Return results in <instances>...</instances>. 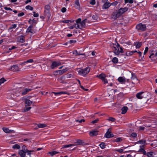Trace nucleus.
<instances>
[{"label": "nucleus", "instance_id": "f257e3e1", "mask_svg": "<svg viewBox=\"0 0 157 157\" xmlns=\"http://www.w3.org/2000/svg\"><path fill=\"white\" fill-rule=\"evenodd\" d=\"M81 19L80 18L77 19L75 22L76 23L74 24V26L76 29H82L85 28V23L87 21V19H85L81 21Z\"/></svg>", "mask_w": 157, "mask_h": 157}, {"label": "nucleus", "instance_id": "f03ea898", "mask_svg": "<svg viewBox=\"0 0 157 157\" xmlns=\"http://www.w3.org/2000/svg\"><path fill=\"white\" fill-rule=\"evenodd\" d=\"M90 69L88 67L84 69H81L78 71V72L79 75L85 76L90 71Z\"/></svg>", "mask_w": 157, "mask_h": 157}, {"label": "nucleus", "instance_id": "7ed1b4c3", "mask_svg": "<svg viewBox=\"0 0 157 157\" xmlns=\"http://www.w3.org/2000/svg\"><path fill=\"white\" fill-rule=\"evenodd\" d=\"M106 77V75L103 73L99 75L96 76L97 77L101 80L105 84L107 83L108 82L107 80L105 78Z\"/></svg>", "mask_w": 157, "mask_h": 157}, {"label": "nucleus", "instance_id": "20e7f679", "mask_svg": "<svg viewBox=\"0 0 157 157\" xmlns=\"http://www.w3.org/2000/svg\"><path fill=\"white\" fill-rule=\"evenodd\" d=\"M136 28L140 31H144L146 30V27L145 25L140 23L137 25Z\"/></svg>", "mask_w": 157, "mask_h": 157}, {"label": "nucleus", "instance_id": "39448f33", "mask_svg": "<svg viewBox=\"0 0 157 157\" xmlns=\"http://www.w3.org/2000/svg\"><path fill=\"white\" fill-rule=\"evenodd\" d=\"M21 100L25 102V105L26 106H30L33 103L32 101L27 98L25 97L22 98Z\"/></svg>", "mask_w": 157, "mask_h": 157}, {"label": "nucleus", "instance_id": "423d86ee", "mask_svg": "<svg viewBox=\"0 0 157 157\" xmlns=\"http://www.w3.org/2000/svg\"><path fill=\"white\" fill-rule=\"evenodd\" d=\"M49 10L50 6L48 5H46L45 6L44 14L49 19L50 18V16L49 15Z\"/></svg>", "mask_w": 157, "mask_h": 157}, {"label": "nucleus", "instance_id": "0eeeda50", "mask_svg": "<svg viewBox=\"0 0 157 157\" xmlns=\"http://www.w3.org/2000/svg\"><path fill=\"white\" fill-rule=\"evenodd\" d=\"M146 93H144V92H141L138 93L136 94V97L139 99H141L143 98H146Z\"/></svg>", "mask_w": 157, "mask_h": 157}, {"label": "nucleus", "instance_id": "6e6552de", "mask_svg": "<svg viewBox=\"0 0 157 157\" xmlns=\"http://www.w3.org/2000/svg\"><path fill=\"white\" fill-rule=\"evenodd\" d=\"M112 46L114 53L116 55H119L120 52L118 47L117 46L116 44H113Z\"/></svg>", "mask_w": 157, "mask_h": 157}, {"label": "nucleus", "instance_id": "1a4fd4ad", "mask_svg": "<svg viewBox=\"0 0 157 157\" xmlns=\"http://www.w3.org/2000/svg\"><path fill=\"white\" fill-rule=\"evenodd\" d=\"M110 130V128L108 129L107 132L105 134V136L107 138H110L114 136V135L111 133V132Z\"/></svg>", "mask_w": 157, "mask_h": 157}, {"label": "nucleus", "instance_id": "9d476101", "mask_svg": "<svg viewBox=\"0 0 157 157\" xmlns=\"http://www.w3.org/2000/svg\"><path fill=\"white\" fill-rule=\"evenodd\" d=\"M61 65V63L58 62H53L51 67L52 69H53L55 67L59 66Z\"/></svg>", "mask_w": 157, "mask_h": 157}, {"label": "nucleus", "instance_id": "9b49d317", "mask_svg": "<svg viewBox=\"0 0 157 157\" xmlns=\"http://www.w3.org/2000/svg\"><path fill=\"white\" fill-rule=\"evenodd\" d=\"M128 10V8L126 7L124 8H120L118 11V13L120 14V15H121L124 12L127 11Z\"/></svg>", "mask_w": 157, "mask_h": 157}, {"label": "nucleus", "instance_id": "f8f14e48", "mask_svg": "<svg viewBox=\"0 0 157 157\" xmlns=\"http://www.w3.org/2000/svg\"><path fill=\"white\" fill-rule=\"evenodd\" d=\"M9 70L13 71H19L18 66L16 65L11 66Z\"/></svg>", "mask_w": 157, "mask_h": 157}, {"label": "nucleus", "instance_id": "ddd939ff", "mask_svg": "<svg viewBox=\"0 0 157 157\" xmlns=\"http://www.w3.org/2000/svg\"><path fill=\"white\" fill-rule=\"evenodd\" d=\"M98 131L97 130H93L89 133L90 135L91 136H96L98 135Z\"/></svg>", "mask_w": 157, "mask_h": 157}, {"label": "nucleus", "instance_id": "4468645a", "mask_svg": "<svg viewBox=\"0 0 157 157\" xmlns=\"http://www.w3.org/2000/svg\"><path fill=\"white\" fill-rule=\"evenodd\" d=\"M120 16V14L117 12V13H113L111 18L114 20H116L118 17H119Z\"/></svg>", "mask_w": 157, "mask_h": 157}, {"label": "nucleus", "instance_id": "2eb2a0df", "mask_svg": "<svg viewBox=\"0 0 157 157\" xmlns=\"http://www.w3.org/2000/svg\"><path fill=\"white\" fill-rule=\"evenodd\" d=\"M144 147V145L140 146V148L138 151L139 152H141L143 153L144 155H146V153L145 150L143 149Z\"/></svg>", "mask_w": 157, "mask_h": 157}, {"label": "nucleus", "instance_id": "dca6fc26", "mask_svg": "<svg viewBox=\"0 0 157 157\" xmlns=\"http://www.w3.org/2000/svg\"><path fill=\"white\" fill-rule=\"evenodd\" d=\"M67 68H66L63 70L57 71H56L57 73H59V75H61L65 73L66 71H67Z\"/></svg>", "mask_w": 157, "mask_h": 157}, {"label": "nucleus", "instance_id": "f3484780", "mask_svg": "<svg viewBox=\"0 0 157 157\" xmlns=\"http://www.w3.org/2000/svg\"><path fill=\"white\" fill-rule=\"evenodd\" d=\"M32 90L31 89L29 88H25L23 91L22 94L23 95L26 94L27 93L31 91Z\"/></svg>", "mask_w": 157, "mask_h": 157}, {"label": "nucleus", "instance_id": "a211bd4d", "mask_svg": "<svg viewBox=\"0 0 157 157\" xmlns=\"http://www.w3.org/2000/svg\"><path fill=\"white\" fill-rule=\"evenodd\" d=\"M111 4L108 2H105L103 6V8L106 9L108 8L111 5Z\"/></svg>", "mask_w": 157, "mask_h": 157}, {"label": "nucleus", "instance_id": "6ab92c4d", "mask_svg": "<svg viewBox=\"0 0 157 157\" xmlns=\"http://www.w3.org/2000/svg\"><path fill=\"white\" fill-rule=\"evenodd\" d=\"M26 152L23 150H21L19 152V154L21 157H24L25 156Z\"/></svg>", "mask_w": 157, "mask_h": 157}, {"label": "nucleus", "instance_id": "aec40b11", "mask_svg": "<svg viewBox=\"0 0 157 157\" xmlns=\"http://www.w3.org/2000/svg\"><path fill=\"white\" fill-rule=\"evenodd\" d=\"M2 129L4 132L6 133H11L13 131V130H9V129L6 128H3Z\"/></svg>", "mask_w": 157, "mask_h": 157}, {"label": "nucleus", "instance_id": "412c9836", "mask_svg": "<svg viewBox=\"0 0 157 157\" xmlns=\"http://www.w3.org/2000/svg\"><path fill=\"white\" fill-rule=\"evenodd\" d=\"M37 127H36V129H37L38 128H43L47 126L46 124H37Z\"/></svg>", "mask_w": 157, "mask_h": 157}, {"label": "nucleus", "instance_id": "4be33fe9", "mask_svg": "<svg viewBox=\"0 0 157 157\" xmlns=\"http://www.w3.org/2000/svg\"><path fill=\"white\" fill-rule=\"evenodd\" d=\"M118 80L120 82L124 83L125 81V79L124 78L120 77L118 78Z\"/></svg>", "mask_w": 157, "mask_h": 157}, {"label": "nucleus", "instance_id": "5701e85b", "mask_svg": "<svg viewBox=\"0 0 157 157\" xmlns=\"http://www.w3.org/2000/svg\"><path fill=\"white\" fill-rule=\"evenodd\" d=\"M52 93L56 95H57L58 94L60 95L62 94H66L68 95H69V94L66 92H52Z\"/></svg>", "mask_w": 157, "mask_h": 157}, {"label": "nucleus", "instance_id": "b1692460", "mask_svg": "<svg viewBox=\"0 0 157 157\" xmlns=\"http://www.w3.org/2000/svg\"><path fill=\"white\" fill-rule=\"evenodd\" d=\"M128 109V108L126 106L123 107L121 109L122 112L121 113L122 114H124L126 113L127 110Z\"/></svg>", "mask_w": 157, "mask_h": 157}, {"label": "nucleus", "instance_id": "393cba45", "mask_svg": "<svg viewBox=\"0 0 157 157\" xmlns=\"http://www.w3.org/2000/svg\"><path fill=\"white\" fill-rule=\"evenodd\" d=\"M141 42H136L134 43V45H136L137 48H139L142 45Z\"/></svg>", "mask_w": 157, "mask_h": 157}, {"label": "nucleus", "instance_id": "a878e982", "mask_svg": "<svg viewBox=\"0 0 157 157\" xmlns=\"http://www.w3.org/2000/svg\"><path fill=\"white\" fill-rule=\"evenodd\" d=\"M25 105V107L22 110V112H25L29 111L32 108L31 107H27Z\"/></svg>", "mask_w": 157, "mask_h": 157}, {"label": "nucleus", "instance_id": "bb28decb", "mask_svg": "<svg viewBox=\"0 0 157 157\" xmlns=\"http://www.w3.org/2000/svg\"><path fill=\"white\" fill-rule=\"evenodd\" d=\"M33 28V25L30 26L27 29V32L29 33H33V31L32 30V29Z\"/></svg>", "mask_w": 157, "mask_h": 157}, {"label": "nucleus", "instance_id": "cd10ccee", "mask_svg": "<svg viewBox=\"0 0 157 157\" xmlns=\"http://www.w3.org/2000/svg\"><path fill=\"white\" fill-rule=\"evenodd\" d=\"M59 152L56 151H52L49 152L48 153L50 154L51 156H53L59 153Z\"/></svg>", "mask_w": 157, "mask_h": 157}, {"label": "nucleus", "instance_id": "c85d7f7f", "mask_svg": "<svg viewBox=\"0 0 157 157\" xmlns=\"http://www.w3.org/2000/svg\"><path fill=\"white\" fill-rule=\"evenodd\" d=\"M76 143L78 145H83L84 143L81 140H78Z\"/></svg>", "mask_w": 157, "mask_h": 157}, {"label": "nucleus", "instance_id": "c756f323", "mask_svg": "<svg viewBox=\"0 0 157 157\" xmlns=\"http://www.w3.org/2000/svg\"><path fill=\"white\" fill-rule=\"evenodd\" d=\"M64 79V77L63 76H62L60 77V78H58V81L60 83H66V82H64L63 81V80Z\"/></svg>", "mask_w": 157, "mask_h": 157}, {"label": "nucleus", "instance_id": "7c9ffc66", "mask_svg": "<svg viewBox=\"0 0 157 157\" xmlns=\"http://www.w3.org/2000/svg\"><path fill=\"white\" fill-rule=\"evenodd\" d=\"M18 41L21 42L23 43L25 41V40L24 38L23 37H19L18 39Z\"/></svg>", "mask_w": 157, "mask_h": 157}, {"label": "nucleus", "instance_id": "2f4dec72", "mask_svg": "<svg viewBox=\"0 0 157 157\" xmlns=\"http://www.w3.org/2000/svg\"><path fill=\"white\" fill-rule=\"evenodd\" d=\"M33 61V59H29L26 61H25L21 64V65L24 64L26 63H32Z\"/></svg>", "mask_w": 157, "mask_h": 157}, {"label": "nucleus", "instance_id": "473e14b6", "mask_svg": "<svg viewBox=\"0 0 157 157\" xmlns=\"http://www.w3.org/2000/svg\"><path fill=\"white\" fill-rule=\"evenodd\" d=\"M12 148L14 149H19L20 148V147L19 145L15 144L13 146Z\"/></svg>", "mask_w": 157, "mask_h": 157}, {"label": "nucleus", "instance_id": "72a5a7b5", "mask_svg": "<svg viewBox=\"0 0 157 157\" xmlns=\"http://www.w3.org/2000/svg\"><path fill=\"white\" fill-rule=\"evenodd\" d=\"M153 153L152 152H148L146 154L147 155L148 157H154Z\"/></svg>", "mask_w": 157, "mask_h": 157}, {"label": "nucleus", "instance_id": "f704fd0d", "mask_svg": "<svg viewBox=\"0 0 157 157\" xmlns=\"http://www.w3.org/2000/svg\"><path fill=\"white\" fill-rule=\"evenodd\" d=\"M100 147L102 149H104L105 147V143L103 142L101 143L99 145Z\"/></svg>", "mask_w": 157, "mask_h": 157}, {"label": "nucleus", "instance_id": "c9c22d12", "mask_svg": "<svg viewBox=\"0 0 157 157\" xmlns=\"http://www.w3.org/2000/svg\"><path fill=\"white\" fill-rule=\"evenodd\" d=\"M75 145L73 144H68V145H63V146L62 148H66V147H70L71 146H74Z\"/></svg>", "mask_w": 157, "mask_h": 157}, {"label": "nucleus", "instance_id": "e433bc0d", "mask_svg": "<svg viewBox=\"0 0 157 157\" xmlns=\"http://www.w3.org/2000/svg\"><path fill=\"white\" fill-rule=\"evenodd\" d=\"M6 81L4 78H2L0 79V86L2 83H4V82Z\"/></svg>", "mask_w": 157, "mask_h": 157}, {"label": "nucleus", "instance_id": "4c0bfd02", "mask_svg": "<svg viewBox=\"0 0 157 157\" xmlns=\"http://www.w3.org/2000/svg\"><path fill=\"white\" fill-rule=\"evenodd\" d=\"M124 2L125 3L128 2L132 4L133 2V0H124Z\"/></svg>", "mask_w": 157, "mask_h": 157}, {"label": "nucleus", "instance_id": "58836bf2", "mask_svg": "<svg viewBox=\"0 0 157 157\" xmlns=\"http://www.w3.org/2000/svg\"><path fill=\"white\" fill-rule=\"evenodd\" d=\"M131 78L132 79H135L136 80H137V78H136L135 75L133 73L132 74V77H131Z\"/></svg>", "mask_w": 157, "mask_h": 157}, {"label": "nucleus", "instance_id": "ea45409f", "mask_svg": "<svg viewBox=\"0 0 157 157\" xmlns=\"http://www.w3.org/2000/svg\"><path fill=\"white\" fill-rule=\"evenodd\" d=\"M118 59L116 57H114L112 59V61L113 62L115 63H117L118 62Z\"/></svg>", "mask_w": 157, "mask_h": 157}, {"label": "nucleus", "instance_id": "a19ab883", "mask_svg": "<svg viewBox=\"0 0 157 157\" xmlns=\"http://www.w3.org/2000/svg\"><path fill=\"white\" fill-rule=\"evenodd\" d=\"M138 143L140 144H143L145 143L146 141L143 140H141L139 141Z\"/></svg>", "mask_w": 157, "mask_h": 157}, {"label": "nucleus", "instance_id": "79ce46f5", "mask_svg": "<svg viewBox=\"0 0 157 157\" xmlns=\"http://www.w3.org/2000/svg\"><path fill=\"white\" fill-rule=\"evenodd\" d=\"M25 8L27 10H32L33 9V8L32 7L29 5L26 6Z\"/></svg>", "mask_w": 157, "mask_h": 157}, {"label": "nucleus", "instance_id": "37998d69", "mask_svg": "<svg viewBox=\"0 0 157 157\" xmlns=\"http://www.w3.org/2000/svg\"><path fill=\"white\" fill-rule=\"evenodd\" d=\"M75 4L77 6V8H78L79 7L80 5L78 0H76L75 1Z\"/></svg>", "mask_w": 157, "mask_h": 157}, {"label": "nucleus", "instance_id": "c03bdc74", "mask_svg": "<svg viewBox=\"0 0 157 157\" xmlns=\"http://www.w3.org/2000/svg\"><path fill=\"white\" fill-rule=\"evenodd\" d=\"M137 136V134L136 133H132L130 135V137H136Z\"/></svg>", "mask_w": 157, "mask_h": 157}, {"label": "nucleus", "instance_id": "a18cd8bd", "mask_svg": "<svg viewBox=\"0 0 157 157\" xmlns=\"http://www.w3.org/2000/svg\"><path fill=\"white\" fill-rule=\"evenodd\" d=\"M108 121H111L112 122H114L115 120V119L112 117H110L108 119Z\"/></svg>", "mask_w": 157, "mask_h": 157}, {"label": "nucleus", "instance_id": "49530a36", "mask_svg": "<svg viewBox=\"0 0 157 157\" xmlns=\"http://www.w3.org/2000/svg\"><path fill=\"white\" fill-rule=\"evenodd\" d=\"M73 54H75L76 55H84V54H81L80 53H78L77 51L76 50L73 52Z\"/></svg>", "mask_w": 157, "mask_h": 157}, {"label": "nucleus", "instance_id": "de8ad7c7", "mask_svg": "<svg viewBox=\"0 0 157 157\" xmlns=\"http://www.w3.org/2000/svg\"><path fill=\"white\" fill-rule=\"evenodd\" d=\"M75 121L76 122H78L80 123H81L82 122H84L85 121V120L84 119H81L80 120H75Z\"/></svg>", "mask_w": 157, "mask_h": 157}, {"label": "nucleus", "instance_id": "09e8293b", "mask_svg": "<svg viewBox=\"0 0 157 157\" xmlns=\"http://www.w3.org/2000/svg\"><path fill=\"white\" fill-rule=\"evenodd\" d=\"M122 140V139H121V138L119 137V138H117L116 139V140H115V141L116 142H119L121 141Z\"/></svg>", "mask_w": 157, "mask_h": 157}, {"label": "nucleus", "instance_id": "8fccbe9b", "mask_svg": "<svg viewBox=\"0 0 157 157\" xmlns=\"http://www.w3.org/2000/svg\"><path fill=\"white\" fill-rule=\"evenodd\" d=\"M21 94V92L19 91H17L15 93V94L16 96L17 97L19 96H20V94Z\"/></svg>", "mask_w": 157, "mask_h": 157}, {"label": "nucleus", "instance_id": "3c124183", "mask_svg": "<svg viewBox=\"0 0 157 157\" xmlns=\"http://www.w3.org/2000/svg\"><path fill=\"white\" fill-rule=\"evenodd\" d=\"M148 47H147L145 48V50L144 51V55H145L146 54V53L148 51Z\"/></svg>", "mask_w": 157, "mask_h": 157}, {"label": "nucleus", "instance_id": "603ef678", "mask_svg": "<svg viewBox=\"0 0 157 157\" xmlns=\"http://www.w3.org/2000/svg\"><path fill=\"white\" fill-rule=\"evenodd\" d=\"M17 27L16 24H13L11 25V26L10 27V29H12L13 28H15Z\"/></svg>", "mask_w": 157, "mask_h": 157}, {"label": "nucleus", "instance_id": "864d4df0", "mask_svg": "<svg viewBox=\"0 0 157 157\" xmlns=\"http://www.w3.org/2000/svg\"><path fill=\"white\" fill-rule=\"evenodd\" d=\"M90 3L92 5H94L95 4V0H91Z\"/></svg>", "mask_w": 157, "mask_h": 157}, {"label": "nucleus", "instance_id": "5fc2aeb1", "mask_svg": "<svg viewBox=\"0 0 157 157\" xmlns=\"http://www.w3.org/2000/svg\"><path fill=\"white\" fill-rule=\"evenodd\" d=\"M99 121V119H97L95 120H94L91 122V123L93 124H94L97 123Z\"/></svg>", "mask_w": 157, "mask_h": 157}, {"label": "nucleus", "instance_id": "6e6d98bb", "mask_svg": "<svg viewBox=\"0 0 157 157\" xmlns=\"http://www.w3.org/2000/svg\"><path fill=\"white\" fill-rule=\"evenodd\" d=\"M76 40H70L68 42V43H70V44H72V43H76Z\"/></svg>", "mask_w": 157, "mask_h": 157}, {"label": "nucleus", "instance_id": "4d7b16f0", "mask_svg": "<svg viewBox=\"0 0 157 157\" xmlns=\"http://www.w3.org/2000/svg\"><path fill=\"white\" fill-rule=\"evenodd\" d=\"M33 13H34L33 16L35 17H38L39 14L38 13H36L35 12H33Z\"/></svg>", "mask_w": 157, "mask_h": 157}, {"label": "nucleus", "instance_id": "13d9d810", "mask_svg": "<svg viewBox=\"0 0 157 157\" xmlns=\"http://www.w3.org/2000/svg\"><path fill=\"white\" fill-rule=\"evenodd\" d=\"M22 150H23L24 151H26L27 150V149H26V146H23L22 147Z\"/></svg>", "mask_w": 157, "mask_h": 157}, {"label": "nucleus", "instance_id": "bf43d9fd", "mask_svg": "<svg viewBox=\"0 0 157 157\" xmlns=\"http://www.w3.org/2000/svg\"><path fill=\"white\" fill-rule=\"evenodd\" d=\"M61 10L63 13H64L66 11V9L65 7H63L61 9Z\"/></svg>", "mask_w": 157, "mask_h": 157}, {"label": "nucleus", "instance_id": "052dcab7", "mask_svg": "<svg viewBox=\"0 0 157 157\" xmlns=\"http://www.w3.org/2000/svg\"><path fill=\"white\" fill-rule=\"evenodd\" d=\"M24 15V13L23 12H22L18 14V16L21 17L23 16Z\"/></svg>", "mask_w": 157, "mask_h": 157}, {"label": "nucleus", "instance_id": "680f3d73", "mask_svg": "<svg viewBox=\"0 0 157 157\" xmlns=\"http://www.w3.org/2000/svg\"><path fill=\"white\" fill-rule=\"evenodd\" d=\"M4 8H5V9L6 10H10L11 11L12 10V9L9 7H5Z\"/></svg>", "mask_w": 157, "mask_h": 157}, {"label": "nucleus", "instance_id": "e2e57ef3", "mask_svg": "<svg viewBox=\"0 0 157 157\" xmlns=\"http://www.w3.org/2000/svg\"><path fill=\"white\" fill-rule=\"evenodd\" d=\"M123 150L122 149H118L116 150H115V151L118 152L120 153H122L123 152Z\"/></svg>", "mask_w": 157, "mask_h": 157}, {"label": "nucleus", "instance_id": "0e129e2a", "mask_svg": "<svg viewBox=\"0 0 157 157\" xmlns=\"http://www.w3.org/2000/svg\"><path fill=\"white\" fill-rule=\"evenodd\" d=\"M69 20H64V21H62V22H63V23H68L69 21Z\"/></svg>", "mask_w": 157, "mask_h": 157}, {"label": "nucleus", "instance_id": "69168bd1", "mask_svg": "<svg viewBox=\"0 0 157 157\" xmlns=\"http://www.w3.org/2000/svg\"><path fill=\"white\" fill-rule=\"evenodd\" d=\"M154 57V53L151 54L149 56L150 58H151L152 57Z\"/></svg>", "mask_w": 157, "mask_h": 157}, {"label": "nucleus", "instance_id": "338daca9", "mask_svg": "<svg viewBox=\"0 0 157 157\" xmlns=\"http://www.w3.org/2000/svg\"><path fill=\"white\" fill-rule=\"evenodd\" d=\"M144 127L140 126L139 127L140 130H144Z\"/></svg>", "mask_w": 157, "mask_h": 157}, {"label": "nucleus", "instance_id": "774afa93", "mask_svg": "<svg viewBox=\"0 0 157 157\" xmlns=\"http://www.w3.org/2000/svg\"><path fill=\"white\" fill-rule=\"evenodd\" d=\"M120 50L119 51L121 53H123V49L122 48V47H120Z\"/></svg>", "mask_w": 157, "mask_h": 157}]
</instances>
